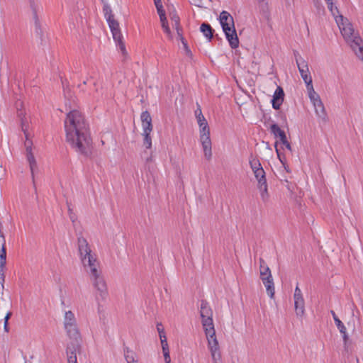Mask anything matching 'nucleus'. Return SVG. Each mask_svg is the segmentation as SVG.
<instances>
[{
	"label": "nucleus",
	"mask_w": 363,
	"mask_h": 363,
	"mask_svg": "<svg viewBox=\"0 0 363 363\" xmlns=\"http://www.w3.org/2000/svg\"><path fill=\"white\" fill-rule=\"evenodd\" d=\"M64 125L67 142L76 152L89 157L91 154L92 140L84 116L79 110L70 111Z\"/></svg>",
	"instance_id": "1"
},
{
	"label": "nucleus",
	"mask_w": 363,
	"mask_h": 363,
	"mask_svg": "<svg viewBox=\"0 0 363 363\" xmlns=\"http://www.w3.org/2000/svg\"><path fill=\"white\" fill-rule=\"evenodd\" d=\"M339 30L344 39L350 44L357 57L363 62V40L358 31H356L353 24H337Z\"/></svg>",
	"instance_id": "2"
},
{
	"label": "nucleus",
	"mask_w": 363,
	"mask_h": 363,
	"mask_svg": "<svg viewBox=\"0 0 363 363\" xmlns=\"http://www.w3.org/2000/svg\"><path fill=\"white\" fill-rule=\"evenodd\" d=\"M77 240L80 258L85 269L89 274H95V273L99 272L98 269L99 264L96 256L91 254V250L84 238L81 236Z\"/></svg>",
	"instance_id": "3"
},
{
	"label": "nucleus",
	"mask_w": 363,
	"mask_h": 363,
	"mask_svg": "<svg viewBox=\"0 0 363 363\" xmlns=\"http://www.w3.org/2000/svg\"><path fill=\"white\" fill-rule=\"evenodd\" d=\"M63 323L67 336L78 343L79 340L81 339V335L77 325V319L72 311H65Z\"/></svg>",
	"instance_id": "4"
},
{
	"label": "nucleus",
	"mask_w": 363,
	"mask_h": 363,
	"mask_svg": "<svg viewBox=\"0 0 363 363\" xmlns=\"http://www.w3.org/2000/svg\"><path fill=\"white\" fill-rule=\"evenodd\" d=\"M93 285L96 291V298L97 301H104L108 296V289L106 281L101 275V272L95 274H90Z\"/></svg>",
	"instance_id": "5"
},
{
	"label": "nucleus",
	"mask_w": 363,
	"mask_h": 363,
	"mask_svg": "<svg viewBox=\"0 0 363 363\" xmlns=\"http://www.w3.org/2000/svg\"><path fill=\"white\" fill-rule=\"evenodd\" d=\"M200 315L203 330L214 328L213 311L206 301L202 300L201 302Z\"/></svg>",
	"instance_id": "6"
},
{
	"label": "nucleus",
	"mask_w": 363,
	"mask_h": 363,
	"mask_svg": "<svg viewBox=\"0 0 363 363\" xmlns=\"http://www.w3.org/2000/svg\"><path fill=\"white\" fill-rule=\"evenodd\" d=\"M113 38L116 43V46L121 52L123 56L125 58L128 56V52L125 48V45L123 40V35L119 26L120 24H108Z\"/></svg>",
	"instance_id": "7"
},
{
	"label": "nucleus",
	"mask_w": 363,
	"mask_h": 363,
	"mask_svg": "<svg viewBox=\"0 0 363 363\" xmlns=\"http://www.w3.org/2000/svg\"><path fill=\"white\" fill-rule=\"evenodd\" d=\"M226 39L229 42L230 46L235 49L239 46V39L238 37L235 24H220Z\"/></svg>",
	"instance_id": "8"
},
{
	"label": "nucleus",
	"mask_w": 363,
	"mask_h": 363,
	"mask_svg": "<svg viewBox=\"0 0 363 363\" xmlns=\"http://www.w3.org/2000/svg\"><path fill=\"white\" fill-rule=\"evenodd\" d=\"M203 330L208 340V346L211 351L212 358L216 359V354L219 350V345L216 336L215 328H206Z\"/></svg>",
	"instance_id": "9"
},
{
	"label": "nucleus",
	"mask_w": 363,
	"mask_h": 363,
	"mask_svg": "<svg viewBox=\"0 0 363 363\" xmlns=\"http://www.w3.org/2000/svg\"><path fill=\"white\" fill-rule=\"evenodd\" d=\"M295 311L298 316L302 317L305 312V302L302 292L297 285L294 294Z\"/></svg>",
	"instance_id": "10"
},
{
	"label": "nucleus",
	"mask_w": 363,
	"mask_h": 363,
	"mask_svg": "<svg viewBox=\"0 0 363 363\" xmlns=\"http://www.w3.org/2000/svg\"><path fill=\"white\" fill-rule=\"evenodd\" d=\"M297 67L306 86L312 88V77L311 76L308 62L305 60L297 59Z\"/></svg>",
	"instance_id": "11"
},
{
	"label": "nucleus",
	"mask_w": 363,
	"mask_h": 363,
	"mask_svg": "<svg viewBox=\"0 0 363 363\" xmlns=\"http://www.w3.org/2000/svg\"><path fill=\"white\" fill-rule=\"evenodd\" d=\"M32 145H33V143L31 140H29V137L26 138L25 147H26V157H27V160L29 163V165H30V169L31 172L33 181L34 182V174H35V170L38 169V166H37L36 160H35L34 155L32 152Z\"/></svg>",
	"instance_id": "12"
},
{
	"label": "nucleus",
	"mask_w": 363,
	"mask_h": 363,
	"mask_svg": "<svg viewBox=\"0 0 363 363\" xmlns=\"http://www.w3.org/2000/svg\"><path fill=\"white\" fill-rule=\"evenodd\" d=\"M200 142L203 147L205 158L207 160H210L212 157V143L210 133H200Z\"/></svg>",
	"instance_id": "13"
},
{
	"label": "nucleus",
	"mask_w": 363,
	"mask_h": 363,
	"mask_svg": "<svg viewBox=\"0 0 363 363\" xmlns=\"http://www.w3.org/2000/svg\"><path fill=\"white\" fill-rule=\"evenodd\" d=\"M267 274V275H260V279L266 287L267 294L271 298H273L275 293L274 280L272 273H268Z\"/></svg>",
	"instance_id": "14"
},
{
	"label": "nucleus",
	"mask_w": 363,
	"mask_h": 363,
	"mask_svg": "<svg viewBox=\"0 0 363 363\" xmlns=\"http://www.w3.org/2000/svg\"><path fill=\"white\" fill-rule=\"evenodd\" d=\"M284 98V92L281 86H278L275 90L272 99V107L275 110H279L281 106Z\"/></svg>",
	"instance_id": "15"
},
{
	"label": "nucleus",
	"mask_w": 363,
	"mask_h": 363,
	"mask_svg": "<svg viewBox=\"0 0 363 363\" xmlns=\"http://www.w3.org/2000/svg\"><path fill=\"white\" fill-rule=\"evenodd\" d=\"M143 133H151L152 131V118L147 111H143L140 115Z\"/></svg>",
	"instance_id": "16"
},
{
	"label": "nucleus",
	"mask_w": 363,
	"mask_h": 363,
	"mask_svg": "<svg viewBox=\"0 0 363 363\" xmlns=\"http://www.w3.org/2000/svg\"><path fill=\"white\" fill-rule=\"evenodd\" d=\"M313 104L317 116L324 120L326 117V113L322 101L320 99H316L315 102Z\"/></svg>",
	"instance_id": "17"
},
{
	"label": "nucleus",
	"mask_w": 363,
	"mask_h": 363,
	"mask_svg": "<svg viewBox=\"0 0 363 363\" xmlns=\"http://www.w3.org/2000/svg\"><path fill=\"white\" fill-rule=\"evenodd\" d=\"M103 12L107 23H118L115 20L113 11L108 4H104Z\"/></svg>",
	"instance_id": "18"
},
{
	"label": "nucleus",
	"mask_w": 363,
	"mask_h": 363,
	"mask_svg": "<svg viewBox=\"0 0 363 363\" xmlns=\"http://www.w3.org/2000/svg\"><path fill=\"white\" fill-rule=\"evenodd\" d=\"M331 0H325L328 3V7L333 14L334 19L336 23H342L343 22V16L340 14L339 10L337 7H333V3H329Z\"/></svg>",
	"instance_id": "19"
},
{
	"label": "nucleus",
	"mask_w": 363,
	"mask_h": 363,
	"mask_svg": "<svg viewBox=\"0 0 363 363\" xmlns=\"http://www.w3.org/2000/svg\"><path fill=\"white\" fill-rule=\"evenodd\" d=\"M155 7L157 11V13L160 16L161 23H165L167 21L166 13L163 9V6L161 0H154Z\"/></svg>",
	"instance_id": "20"
},
{
	"label": "nucleus",
	"mask_w": 363,
	"mask_h": 363,
	"mask_svg": "<svg viewBox=\"0 0 363 363\" xmlns=\"http://www.w3.org/2000/svg\"><path fill=\"white\" fill-rule=\"evenodd\" d=\"M270 130H271L272 133L274 134V135L275 137H279V138L281 142L284 141L286 138L285 132L284 130H282L279 127L278 125L272 124L270 126Z\"/></svg>",
	"instance_id": "21"
},
{
	"label": "nucleus",
	"mask_w": 363,
	"mask_h": 363,
	"mask_svg": "<svg viewBox=\"0 0 363 363\" xmlns=\"http://www.w3.org/2000/svg\"><path fill=\"white\" fill-rule=\"evenodd\" d=\"M257 187L260 191V196L262 198V200L264 202H267L269 199V194H268V189H267V184L262 182L261 184L257 185Z\"/></svg>",
	"instance_id": "22"
},
{
	"label": "nucleus",
	"mask_w": 363,
	"mask_h": 363,
	"mask_svg": "<svg viewBox=\"0 0 363 363\" xmlns=\"http://www.w3.org/2000/svg\"><path fill=\"white\" fill-rule=\"evenodd\" d=\"M217 19L219 21V23H234V20L233 16L225 11H222Z\"/></svg>",
	"instance_id": "23"
},
{
	"label": "nucleus",
	"mask_w": 363,
	"mask_h": 363,
	"mask_svg": "<svg viewBox=\"0 0 363 363\" xmlns=\"http://www.w3.org/2000/svg\"><path fill=\"white\" fill-rule=\"evenodd\" d=\"M172 28L176 30L177 36L179 38V40L182 41V44L184 45V48H185V50L186 51H189V48L187 46V43H186L185 39L183 37L182 29L180 27L179 24H175V25L172 24Z\"/></svg>",
	"instance_id": "24"
},
{
	"label": "nucleus",
	"mask_w": 363,
	"mask_h": 363,
	"mask_svg": "<svg viewBox=\"0 0 363 363\" xmlns=\"http://www.w3.org/2000/svg\"><path fill=\"white\" fill-rule=\"evenodd\" d=\"M200 30L208 40L212 38L214 30L210 24H201Z\"/></svg>",
	"instance_id": "25"
},
{
	"label": "nucleus",
	"mask_w": 363,
	"mask_h": 363,
	"mask_svg": "<svg viewBox=\"0 0 363 363\" xmlns=\"http://www.w3.org/2000/svg\"><path fill=\"white\" fill-rule=\"evenodd\" d=\"M77 347H74L72 350L69 347L67 348V361L68 363H77L76 355Z\"/></svg>",
	"instance_id": "26"
},
{
	"label": "nucleus",
	"mask_w": 363,
	"mask_h": 363,
	"mask_svg": "<svg viewBox=\"0 0 363 363\" xmlns=\"http://www.w3.org/2000/svg\"><path fill=\"white\" fill-rule=\"evenodd\" d=\"M253 173L255 174V178L257 180V183H258L257 185L261 184L262 182H264V183L267 182V179L265 177V172H264L263 168L262 169H258L257 171H255V172H253Z\"/></svg>",
	"instance_id": "27"
},
{
	"label": "nucleus",
	"mask_w": 363,
	"mask_h": 363,
	"mask_svg": "<svg viewBox=\"0 0 363 363\" xmlns=\"http://www.w3.org/2000/svg\"><path fill=\"white\" fill-rule=\"evenodd\" d=\"M259 272L260 275H267V274L271 273L270 269L262 258L259 259Z\"/></svg>",
	"instance_id": "28"
},
{
	"label": "nucleus",
	"mask_w": 363,
	"mask_h": 363,
	"mask_svg": "<svg viewBox=\"0 0 363 363\" xmlns=\"http://www.w3.org/2000/svg\"><path fill=\"white\" fill-rule=\"evenodd\" d=\"M21 126L22 131L23 132V133L25 135V138L29 137V135H30L29 133H28L29 120L28 118H22V120H21Z\"/></svg>",
	"instance_id": "29"
},
{
	"label": "nucleus",
	"mask_w": 363,
	"mask_h": 363,
	"mask_svg": "<svg viewBox=\"0 0 363 363\" xmlns=\"http://www.w3.org/2000/svg\"><path fill=\"white\" fill-rule=\"evenodd\" d=\"M6 252L5 248V241L3 238V242L1 243V249L0 252V267H3L6 264Z\"/></svg>",
	"instance_id": "30"
},
{
	"label": "nucleus",
	"mask_w": 363,
	"mask_h": 363,
	"mask_svg": "<svg viewBox=\"0 0 363 363\" xmlns=\"http://www.w3.org/2000/svg\"><path fill=\"white\" fill-rule=\"evenodd\" d=\"M330 313L333 315L335 325L338 328L339 331L340 333H344V330H345V326L344 325L342 322L338 318V317L336 315L335 313L333 311H331Z\"/></svg>",
	"instance_id": "31"
},
{
	"label": "nucleus",
	"mask_w": 363,
	"mask_h": 363,
	"mask_svg": "<svg viewBox=\"0 0 363 363\" xmlns=\"http://www.w3.org/2000/svg\"><path fill=\"white\" fill-rule=\"evenodd\" d=\"M169 17L174 23H179L180 18L173 6L169 8Z\"/></svg>",
	"instance_id": "32"
},
{
	"label": "nucleus",
	"mask_w": 363,
	"mask_h": 363,
	"mask_svg": "<svg viewBox=\"0 0 363 363\" xmlns=\"http://www.w3.org/2000/svg\"><path fill=\"white\" fill-rule=\"evenodd\" d=\"M124 357L127 362V363L132 362L135 360V353L131 351L128 347H126L124 350Z\"/></svg>",
	"instance_id": "33"
},
{
	"label": "nucleus",
	"mask_w": 363,
	"mask_h": 363,
	"mask_svg": "<svg viewBox=\"0 0 363 363\" xmlns=\"http://www.w3.org/2000/svg\"><path fill=\"white\" fill-rule=\"evenodd\" d=\"M150 133H143V135L144 136L143 145L146 149H150L152 147V138Z\"/></svg>",
	"instance_id": "34"
},
{
	"label": "nucleus",
	"mask_w": 363,
	"mask_h": 363,
	"mask_svg": "<svg viewBox=\"0 0 363 363\" xmlns=\"http://www.w3.org/2000/svg\"><path fill=\"white\" fill-rule=\"evenodd\" d=\"M306 87L308 91L309 98L313 104L314 102H315L316 99H320L319 95L314 91L313 86H312V88H311L310 86H306Z\"/></svg>",
	"instance_id": "35"
},
{
	"label": "nucleus",
	"mask_w": 363,
	"mask_h": 363,
	"mask_svg": "<svg viewBox=\"0 0 363 363\" xmlns=\"http://www.w3.org/2000/svg\"><path fill=\"white\" fill-rule=\"evenodd\" d=\"M250 165L253 172L262 169L259 160L256 158H252L250 160Z\"/></svg>",
	"instance_id": "36"
},
{
	"label": "nucleus",
	"mask_w": 363,
	"mask_h": 363,
	"mask_svg": "<svg viewBox=\"0 0 363 363\" xmlns=\"http://www.w3.org/2000/svg\"><path fill=\"white\" fill-rule=\"evenodd\" d=\"M157 330L158 331L160 340H162L164 338H167L166 336H165L164 328L162 327V323H157Z\"/></svg>",
	"instance_id": "37"
},
{
	"label": "nucleus",
	"mask_w": 363,
	"mask_h": 363,
	"mask_svg": "<svg viewBox=\"0 0 363 363\" xmlns=\"http://www.w3.org/2000/svg\"><path fill=\"white\" fill-rule=\"evenodd\" d=\"M200 128V133H210V129L207 122L199 125Z\"/></svg>",
	"instance_id": "38"
},
{
	"label": "nucleus",
	"mask_w": 363,
	"mask_h": 363,
	"mask_svg": "<svg viewBox=\"0 0 363 363\" xmlns=\"http://www.w3.org/2000/svg\"><path fill=\"white\" fill-rule=\"evenodd\" d=\"M162 28L163 31L167 34V37L170 39L172 38V35L171 33V28L169 27V24H162Z\"/></svg>",
	"instance_id": "39"
},
{
	"label": "nucleus",
	"mask_w": 363,
	"mask_h": 363,
	"mask_svg": "<svg viewBox=\"0 0 363 363\" xmlns=\"http://www.w3.org/2000/svg\"><path fill=\"white\" fill-rule=\"evenodd\" d=\"M162 347V352L163 354H169V347L167 342V338H164V340H161Z\"/></svg>",
	"instance_id": "40"
},
{
	"label": "nucleus",
	"mask_w": 363,
	"mask_h": 363,
	"mask_svg": "<svg viewBox=\"0 0 363 363\" xmlns=\"http://www.w3.org/2000/svg\"><path fill=\"white\" fill-rule=\"evenodd\" d=\"M197 122H198V124H201V123H205V122H207L206 118H204V116H203L202 113H201V110L199 109V114L197 115Z\"/></svg>",
	"instance_id": "41"
},
{
	"label": "nucleus",
	"mask_w": 363,
	"mask_h": 363,
	"mask_svg": "<svg viewBox=\"0 0 363 363\" xmlns=\"http://www.w3.org/2000/svg\"><path fill=\"white\" fill-rule=\"evenodd\" d=\"M17 116L20 119V121L22 120V118H27L26 116V113H25L24 111H23L22 109L18 108H17Z\"/></svg>",
	"instance_id": "42"
},
{
	"label": "nucleus",
	"mask_w": 363,
	"mask_h": 363,
	"mask_svg": "<svg viewBox=\"0 0 363 363\" xmlns=\"http://www.w3.org/2000/svg\"><path fill=\"white\" fill-rule=\"evenodd\" d=\"M342 335V338H343V341H344V345L346 347V345H347V340L349 339L348 337V335L347 333V330H344V333H340Z\"/></svg>",
	"instance_id": "43"
},
{
	"label": "nucleus",
	"mask_w": 363,
	"mask_h": 363,
	"mask_svg": "<svg viewBox=\"0 0 363 363\" xmlns=\"http://www.w3.org/2000/svg\"><path fill=\"white\" fill-rule=\"evenodd\" d=\"M282 144L289 150H291V145L290 143L288 142L287 139L286 138L284 141L281 142Z\"/></svg>",
	"instance_id": "44"
},
{
	"label": "nucleus",
	"mask_w": 363,
	"mask_h": 363,
	"mask_svg": "<svg viewBox=\"0 0 363 363\" xmlns=\"http://www.w3.org/2000/svg\"><path fill=\"white\" fill-rule=\"evenodd\" d=\"M294 57L296 60V62L297 63V59L304 60L298 53V51H294Z\"/></svg>",
	"instance_id": "45"
},
{
	"label": "nucleus",
	"mask_w": 363,
	"mask_h": 363,
	"mask_svg": "<svg viewBox=\"0 0 363 363\" xmlns=\"http://www.w3.org/2000/svg\"><path fill=\"white\" fill-rule=\"evenodd\" d=\"M164 357L165 363H170L171 359H170L169 354H164Z\"/></svg>",
	"instance_id": "46"
},
{
	"label": "nucleus",
	"mask_w": 363,
	"mask_h": 363,
	"mask_svg": "<svg viewBox=\"0 0 363 363\" xmlns=\"http://www.w3.org/2000/svg\"><path fill=\"white\" fill-rule=\"evenodd\" d=\"M261 5V6L264 9L267 8V4L264 3V0H257Z\"/></svg>",
	"instance_id": "47"
},
{
	"label": "nucleus",
	"mask_w": 363,
	"mask_h": 363,
	"mask_svg": "<svg viewBox=\"0 0 363 363\" xmlns=\"http://www.w3.org/2000/svg\"><path fill=\"white\" fill-rule=\"evenodd\" d=\"M12 313L11 312H8L4 318V322L6 320V323H8L9 320L10 319Z\"/></svg>",
	"instance_id": "48"
},
{
	"label": "nucleus",
	"mask_w": 363,
	"mask_h": 363,
	"mask_svg": "<svg viewBox=\"0 0 363 363\" xmlns=\"http://www.w3.org/2000/svg\"><path fill=\"white\" fill-rule=\"evenodd\" d=\"M4 330H5L6 332H9V323H6V320L4 322Z\"/></svg>",
	"instance_id": "49"
},
{
	"label": "nucleus",
	"mask_w": 363,
	"mask_h": 363,
	"mask_svg": "<svg viewBox=\"0 0 363 363\" xmlns=\"http://www.w3.org/2000/svg\"><path fill=\"white\" fill-rule=\"evenodd\" d=\"M199 109H200V108H199L198 110H196V111H195V113H196V117H197V115H199Z\"/></svg>",
	"instance_id": "50"
},
{
	"label": "nucleus",
	"mask_w": 363,
	"mask_h": 363,
	"mask_svg": "<svg viewBox=\"0 0 363 363\" xmlns=\"http://www.w3.org/2000/svg\"><path fill=\"white\" fill-rule=\"evenodd\" d=\"M4 277L2 278L1 286L4 288Z\"/></svg>",
	"instance_id": "51"
},
{
	"label": "nucleus",
	"mask_w": 363,
	"mask_h": 363,
	"mask_svg": "<svg viewBox=\"0 0 363 363\" xmlns=\"http://www.w3.org/2000/svg\"><path fill=\"white\" fill-rule=\"evenodd\" d=\"M265 15V18H267V20H269V18H267V16L266 14Z\"/></svg>",
	"instance_id": "52"
},
{
	"label": "nucleus",
	"mask_w": 363,
	"mask_h": 363,
	"mask_svg": "<svg viewBox=\"0 0 363 363\" xmlns=\"http://www.w3.org/2000/svg\"><path fill=\"white\" fill-rule=\"evenodd\" d=\"M265 15V18H267V20H269V18H267V16L266 14Z\"/></svg>",
	"instance_id": "53"
},
{
	"label": "nucleus",
	"mask_w": 363,
	"mask_h": 363,
	"mask_svg": "<svg viewBox=\"0 0 363 363\" xmlns=\"http://www.w3.org/2000/svg\"><path fill=\"white\" fill-rule=\"evenodd\" d=\"M276 150H277V154H279V150L277 149ZM278 156L279 157V155H278Z\"/></svg>",
	"instance_id": "54"
}]
</instances>
